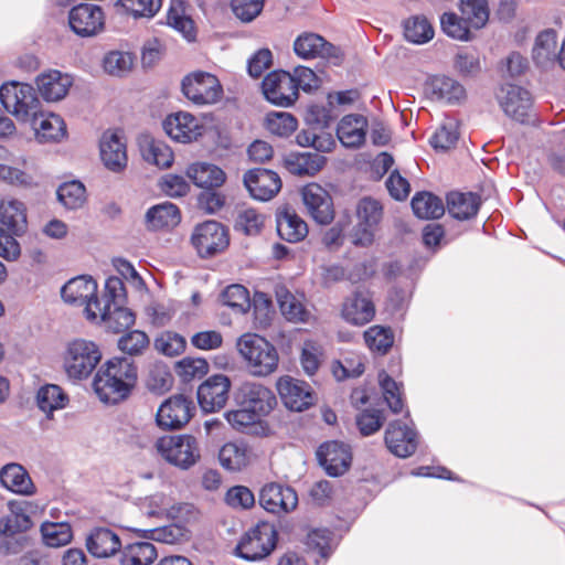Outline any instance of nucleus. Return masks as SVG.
Returning <instances> with one entry per match:
<instances>
[{
  "mask_svg": "<svg viewBox=\"0 0 565 565\" xmlns=\"http://www.w3.org/2000/svg\"><path fill=\"white\" fill-rule=\"evenodd\" d=\"M137 366L127 358H113L96 372L93 388L106 404H118L130 395L137 384Z\"/></svg>",
  "mask_w": 565,
  "mask_h": 565,
  "instance_id": "nucleus-1",
  "label": "nucleus"
},
{
  "mask_svg": "<svg viewBox=\"0 0 565 565\" xmlns=\"http://www.w3.org/2000/svg\"><path fill=\"white\" fill-rule=\"evenodd\" d=\"M236 347L252 375L264 377L277 370V349L265 338L256 333H245L238 338Z\"/></svg>",
  "mask_w": 565,
  "mask_h": 565,
  "instance_id": "nucleus-2",
  "label": "nucleus"
},
{
  "mask_svg": "<svg viewBox=\"0 0 565 565\" xmlns=\"http://www.w3.org/2000/svg\"><path fill=\"white\" fill-rule=\"evenodd\" d=\"M0 223L8 231L7 233L0 227V256L7 260H15L21 248L13 236L22 235L28 227L24 204L12 198L3 199L0 202Z\"/></svg>",
  "mask_w": 565,
  "mask_h": 565,
  "instance_id": "nucleus-3",
  "label": "nucleus"
},
{
  "mask_svg": "<svg viewBox=\"0 0 565 565\" xmlns=\"http://www.w3.org/2000/svg\"><path fill=\"white\" fill-rule=\"evenodd\" d=\"M102 351L92 340L77 338L67 342L63 353V367L73 381H83L90 376L102 360Z\"/></svg>",
  "mask_w": 565,
  "mask_h": 565,
  "instance_id": "nucleus-4",
  "label": "nucleus"
},
{
  "mask_svg": "<svg viewBox=\"0 0 565 565\" xmlns=\"http://www.w3.org/2000/svg\"><path fill=\"white\" fill-rule=\"evenodd\" d=\"M157 452L170 465L188 470L201 457L199 443L191 435H167L154 443Z\"/></svg>",
  "mask_w": 565,
  "mask_h": 565,
  "instance_id": "nucleus-5",
  "label": "nucleus"
},
{
  "mask_svg": "<svg viewBox=\"0 0 565 565\" xmlns=\"http://www.w3.org/2000/svg\"><path fill=\"white\" fill-rule=\"evenodd\" d=\"M356 223L351 230L350 239L354 246L370 247L375 241L383 220L382 204L372 198H362L355 209Z\"/></svg>",
  "mask_w": 565,
  "mask_h": 565,
  "instance_id": "nucleus-6",
  "label": "nucleus"
},
{
  "mask_svg": "<svg viewBox=\"0 0 565 565\" xmlns=\"http://www.w3.org/2000/svg\"><path fill=\"white\" fill-rule=\"evenodd\" d=\"M0 102L17 119L29 122L40 111V100L29 84L11 82L0 87Z\"/></svg>",
  "mask_w": 565,
  "mask_h": 565,
  "instance_id": "nucleus-7",
  "label": "nucleus"
},
{
  "mask_svg": "<svg viewBox=\"0 0 565 565\" xmlns=\"http://www.w3.org/2000/svg\"><path fill=\"white\" fill-rule=\"evenodd\" d=\"M277 535L274 524L259 522L242 536L236 555L249 562L260 561L276 547Z\"/></svg>",
  "mask_w": 565,
  "mask_h": 565,
  "instance_id": "nucleus-8",
  "label": "nucleus"
},
{
  "mask_svg": "<svg viewBox=\"0 0 565 565\" xmlns=\"http://www.w3.org/2000/svg\"><path fill=\"white\" fill-rule=\"evenodd\" d=\"M184 96L196 105L217 103L223 96V88L217 77L206 72H195L182 81Z\"/></svg>",
  "mask_w": 565,
  "mask_h": 565,
  "instance_id": "nucleus-9",
  "label": "nucleus"
},
{
  "mask_svg": "<svg viewBox=\"0 0 565 565\" xmlns=\"http://www.w3.org/2000/svg\"><path fill=\"white\" fill-rule=\"evenodd\" d=\"M191 242L201 257H212L227 248L228 231L216 221H206L195 226Z\"/></svg>",
  "mask_w": 565,
  "mask_h": 565,
  "instance_id": "nucleus-10",
  "label": "nucleus"
},
{
  "mask_svg": "<svg viewBox=\"0 0 565 565\" xmlns=\"http://www.w3.org/2000/svg\"><path fill=\"white\" fill-rule=\"evenodd\" d=\"M68 24L81 38L95 36L105 28V13L99 6L81 3L70 10Z\"/></svg>",
  "mask_w": 565,
  "mask_h": 565,
  "instance_id": "nucleus-11",
  "label": "nucleus"
},
{
  "mask_svg": "<svg viewBox=\"0 0 565 565\" xmlns=\"http://www.w3.org/2000/svg\"><path fill=\"white\" fill-rule=\"evenodd\" d=\"M194 412L195 406L190 397L173 395L159 407L157 423L163 428L180 429L190 422Z\"/></svg>",
  "mask_w": 565,
  "mask_h": 565,
  "instance_id": "nucleus-12",
  "label": "nucleus"
},
{
  "mask_svg": "<svg viewBox=\"0 0 565 565\" xmlns=\"http://www.w3.org/2000/svg\"><path fill=\"white\" fill-rule=\"evenodd\" d=\"M264 96L268 102L281 107H289L298 99L295 79L290 72L275 71L269 73L262 83Z\"/></svg>",
  "mask_w": 565,
  "mask_h": 565,
  "instance_id": "nucleus-13",
  "label": "nucleus"
},
{
  "mask_svg": "<svg viewBox=\"0 0 565 565\" xmlns=\"http://www.w3.org/2000/svg\"><path fill=\"white\" fill-rule=\"evenodd\" d=\"M63 300L70 305L84 306L88 319V308L96 309L100 303L97 297V282L90 276H77L70 279L61 289Z\"/></svg>",
  "mask_w": 565,
  "mask_h": 565,
  "instance_id": "nucleus-14",
  "label": "nucleus"
},
{
  "mask_svg": "<svg viewBox=\"0 0 565 565\" xmlns=\"http://www.w3.org/2000/svg\"><path fill=\"white\" fill-rule=\"evenodd\" d=\"M231 381L224 374H215L206 379L198 388V402L204 413L222 409L227 399Z\"/></svg>",
  "mask_w": 565,
  "mask_h": 565,
  "instance_id": "nucleus-15",
  "label": "nucleus"
},
{
  "mask_svg": "<svg viewBox=\"0 0 565 565\" xmlns=\"http://www.w3.org/2000/svg\"><path fill=\"white\" fill-rule=\"evenodd\" d=\"M294 51L303 60L321 57L333 65H339L342 62L340 49L315 33L299 35L295 40Z\"/></svg>",
  "mask_w": 565,
  "mask_h": 565,
  "instance_id": "nucleus-16",
  "label": "nucleus"
},
{
  "mask_svg": "<svg viewBox=\"0 0 565 565\" xmlns=\"http://www.w3.org/2000/svg\"><path fill=\"white\" fill-rule=\"evenodd\" d=\"M497 99L507 116L520 122L527 120L532 97L526 89L518 85L505 84L497 93Z\"/></svg>",
  "mask_w": 565,
  "mask_h": 565,
  "instance_id": "nucleus-17",
  "label": "nucleus"
},
{
  "mask_svg": "<svg viewBox=\"0 0 565 565\" xmlns=\"http://www.w3.org/2000/svg\"><path fill=\"white\" fill-rule=\"evenodd\" d=\"M277 390L284 405L294 412H302L315 404V395L309 384L291 376H282Z\"/></svg>",
  "mask_w": 565,
  "mask_h": 565,
  "instance_id": "nucleus-18",
  "label": "nucleus"
},
{
  "mask_svg": "<svg viewBox=\"0 0 565 565\" xmlns=\"http://www.w3.org/2000/svg\"><path fill=\"white\" fill-rule=\"evenodd\" d=\"M384 441L394 456L399 458L411 457L417 449V431L399 420L391 422L385 430Z\"/></svg>",
  "mask_w": 565,
  "mask_h": 565,
  "instance_id": "nucleus-19",
  "label": "nucleus"
},
{
  "mask_svg": "<svg viewBox=\"0 0 565 565\" xmlns=\"http://www.w3.org/2000/svg\"><path fill=\"white\" fill-rule=\"evenodd\" d=\"M167 135L179 142L189 143L203 134V125L190 113L179 111L169 115L162 122Z\"/></svg>",
  "mask_w": 565,
  "mask_h": 565,
  "instance_id": "nucleus-20",
  "label": "nucleus"
},
{
  "mask_svg": "<svg viewBox=\"0 0 565 565\" xmlns=\"http://www.w3.org/2000/svg\"><path fill=\"white\" fill-rule=\"evenodd\" d=\"M259 504L270 513H288L296 509L298 495L291 487L269 483L260 490Z\"/></svg>",
  "mask_w": 565,
  "mask_h": 565,
  "instance_id": "nucleus-21",
  "label": "nucleus"
},
{
  "mask_svg": "<svg viewBox=\"0 0 565 565\" xmlns=\"http://www.w3.org/2000/svg\"><path fill=\"white\" fill-rule=\"evenodd\" d=\"M135 313L118 303L96 305V309L88 308V320L102 321L105 327L114 333H119L128 329L135 323Z\"/></svg>",
  "mask_w": 565,
  "mask_h": 565,
  "instance_id": "nucleus-22",
  "label": "nucleus"
},
{
  "mask_svg": "<svg viewBox=\"0 0 565 565\" xmlns=\"http://www.w3.org/2000/svg\"><path fill=\"white\" fill-rule=\"evenodd\" d=\"M317 457L326 472L332 477L347 472L352 461L349 446L335 440L322 444L317 451Z\"/></svg>",
  "mask_w": 565,
  "mask_h": 565,
  "instance_id": "nucleus-23",
  "label": "nucleus"
},
{
  "mask_svg": "<svg viewBox=\"0 0 565 565\" xmlns=\"http://www.w3.org/2000/svg\"><path fill=\"white\" fill-rule=\"evenodd\" d=\"M244 184L254 199L268 201L279 192L281 180L271 170L256 168L245 173Z\"/></svg>",
  "mask_w": 565,
  "mask_h": 565,
  "instance_id": "nucleus-24",
  "label": "nucleus"
},
{
  "mask_svg": "<svg viewBox=\"0 0 565 565\" xmlns=\"http://www.w3.org/2000/svg\"><path fill=\"white\" fill-rule=\"evenodd\" d=\"M302 201L312 218L328 224L333 218V204L330 194L318 183H309L301 191Z\"/></svg>",
  "mask_w": 565,
  "mask_h": 565,
  "instance_id": "nucleus-25",
  "label": "nucleus"
},
{
  "mask_svg": "<svg viewBox=\"0 0 565 565\" xmlns=\"http://www.w3.org/2000/svg\"><path fill=\"white\" fill-rule=\"evenodd\" d=\"M239 405L248 407L263 417L268 415L277 404L274 393L259 383L246 382L238 393Z\"/></svg>",
  "mask_w": 565,
  "mask_h": 565,
  "instance_id": "nucleus-26",
  "label": "nucleus"
},
{
  "mask_svg": "<svg viewBox=\"0 0 565 565\" xmlns=\"http://www.w3.org/2000/svg\"><path fill=\"white\" fill-rule=\"evenodd\" d=\"M100 158L105 167L113 172H120L127 166V148L124 137L118 131L107 130L99 142Z\"/></svg>",
  "mask_w": 565,
  "mask_h": 565,
  "instance_id": "nucleus-27",
  "label": "nucleus"
},
{
  "mask_svg": "<svg viewBox=\"0 0 565 565\" xmlns=\"http://www.w3.org/2000/svg\"><path fill=\"white\" fill-rule=\"evenodd\" d=\"M367 119L360 114L343 116L337 126V136L341 145L349 149L361 148L366 138Z\"/></svg>",
  "mask_w": 565,
  "mask_h": 565,
  "instance_id": "nucleus-28",
  "label": "nucleus"
},
{
  "mask_svg": "<svg viewBox=\"0 0 565 565\" xmlns=\"http://www.w3.org/2000/svg\"><path fill=\"white\" fill-rule=\"evenodd\" d=\"M375 316V306L369 296L363 291H356L347 298L342 306L343 319L354 326H364Z\"/></svg>",
  "mask_w": 565,
  "mask_h": 565,
  "instance_id": "nucleus-29",
  "label": "nucleus"
},
{
  "mask_svg": "<svg viewBox=\"0 0 565 565\" xmlns=\"http://www.w3.org/2000/svg\"><path fill=\"white\" fill-rule=\"evenodd\" d=\"M86 547L96 558H109L121 551V541L113 530L95 527L86 537Z\"/></svg>",
  "mask_w": 565,
  "mask_h": 565,
  "instance_id": "nucleus-30",
  "label": "nucleus"
},
{
  "mask_svg": "<svg viewBox=\"0 0 565 565\" xmlns=\"http://www.w3.org/2000/svg\"><path fill=\"white\" fill-rule=\"evenodd\" d=\"M29 122L40 142L60 141L66 135L64 120L53 113L39 111Z\"/></svg>",
  "mask_w": 565,
  "mask_h": 565,
  "instance_id": "nucleus-31",
  "label": "nucleus"
},
{
  "mask_svg": "<svg viewBox=\"0 0 565 565\" xmlns=\"http://www.w3.org/2000/svg\"><path fill=\"white\" fill-rule=\"evenodd\" d=\"M0 482L9 491L20 495H32L35 486L29 472L20 463H8L0 470Z\"/></svg>",
  "mask_w": 565,
  "mask_h": 565,
  "instance_id": "nucleus-32",
  "label": "nucleus"
},
{
  "mask_svg": "<svg viewBox=\"0 0 565 565\" xmlns=\"http://www.w3.org/2000/svg\"><path fill=\"white\" fill-rule=\"evenodd\" d=\"M36 85L41 96L47 102H57L64 98L72 85L67 74L60 71H50L36 77Z\"/></svg>",
  "mask_w": 565,
  "mask_h": 565,
  "instance_id": "nucleus-33",
  "label": "nucleus"
},
{
  "mask_svg": "<svg viewBox=\"0 0 565 565\" xmlns=\"http://www.w3.org/2000/svg\"><path fill=\"white\" fill-rule=\"evenodd\" d=\"M138 145L145 161L158 168H169L173 162V152L162 140L150 135H141Z\"/></svg>",
  "mask_w": 565,
  "mask_h": 565,
  "instance_id": "nucleus-34",
  "label": "nucleus"
},
{
  "mask_svg": "<svg viewBox=\"0 0 565 565\" xmlns=\"http://www.w3.org/2000/svg\"><path fill=\"white\" fill-rule=\"evenodd\" d=\"M276 298L282 316L290 322L308 323L312 315L303 302L291 294L286 287L276 288Z\"/></svg>",
  "mask_w": 565,
  "mask_h": 565,
  "instance_id": "nucleus-35",
  "label": "nucleus"
},
{
  "mask_svg": "<svg viewBox=\"0 0 565 565\" xmlns=\"http://www.w3.org/2000/svg\"><path fill=\"white\" fill-rule=\"evenodd\" d=\"M276 223L279 237L286 242H300L308 234L306 222L288 209H285L277 214Z\"/></svg>",
  "mask_w": 565,
  "mask_h": 565,
  "instance_id": "nucleus-36",
  "label": "nucleus"
},
{
  "mask_svg": "<svg viewBox=\"0 0 565 565\" xmlns=\"http://www.w3.org/2000/svg\"><path fill=\"white\" fill-rule=\"evenodd\" d=\"M193 183L203 189L218 188L226 180L225 172L217 166L207 162H195L186 170Z\"/></svg>",
  "mask_w": 565,
  "mask_h": 565,
  "instance_id": "nucleus-37",
  "label": "nucleus"
},
{
  "mask_svg": "<svg viewBox=\"0 0 565 565\" xmlns=\"http://www.w3.org/2000/svg\"><path fill=\"white\" fill-rule=\"evenodd\" d=\"M480 200L479 196L469 192H451L447 195L448 213L457 220H469L479 211Z\"/></svg>",
  "mask_w": 565,
  "mask_h": 565,
  "instance_id": "nucleus-38",
  "label": "nucleus"
},
{
  "mask_svg": "<svg viewBox=\"0 0 565 565\" xmlns=\"http://www.w3.org/2000/svg\"><path fill=\"white\" fill-rule=\"evenodd\" d=\"M533 60L540 67H548L557 62V36L553 30H545L536 36Z\"/></svg>",
  "mask_w": 565,
  "mask_h": 565,
  "instance_id": "nucleus-39",
  "label": "nucleus"
},
{
  "mask_svg": "<svg viewBox=\"0 0 565 565\" xmlns=\"http://www.w3.org/2000/svg\"><path fill=\"white\" fill-rule=\"evenodd\" d=\"M324 156L316 152L291 153L286 159L288 170L296 175H315L326 164Z\"/></svg>",
  "mask_w": 565,
  "mask_h": 565,
  "instance_id": "nucleus-40",
  "label": "nucleus"
},
{
  "mask_svg": "<svg viewBox=\"0 0 565 565\" xmlns=\"http://www.w3.org/2000/svg\"><path fill=\"white\" fill-rule=\"evenodd\" d=\"M434 99L445 103H457L465 97L461 84L448 76H435L428 85Z\"/></svg>",
  "mask_w": 565,
  "mask_h": 565,
  "instance_id": "nucleus-41",
  "label": "nucleus"
},
{
  "mask_svg": "<svg viewBox=\"0 0 565 565\" xmlns=\"http://www.w3.org/2000/svg\"><path fill=\"white\" fill-rule=\"evenodd\" d=\"M146 221L152 230L173 227L180 223L181 215L177 205L164 202L150 207L146 213Z\"/></svg>",
  "mask_w": 565,
  "mask_h": 565,
  "instance_id": "nucleus-42",
  "label": "nucleus"
},
{
  "mask_svg": "<svg viewBox=\"0 0 565 565\" xmlns=\"http://www.w3.org/2000/svg\"><path fill=\"white\" fill-rule=\"evenodd\" d=\"M412 209L423 220L439 218L445 213L443 200L430 192L416 193L412 199Z\"/></svg>",
  "mask_w": 565,
  "mask_h": 565,
  "instance_id": "nucleus-43",
  "label": "nucleus"
},
{
  "mask_svg": "<svg viewBox=\"0 0 565 565\" xmlns=\"http://www.w3.org/2000/svg\"><path fill=\"white\" fill-rule=\"evenodd\" d=\"M67 402L68 396L55 384H46L36 393V404L47 418L52 417L54 411L64 408Z\"/></svg>",
  "mask_w": 565,
  "mask_h": 565,
  "instance_id": "nucleus-44",
  "label": "nucleus"
},
{
  "mask_svg": "<svg viewBox=\"0 0 565 565\" xmlns=\"http://www.w3.org/2000/svg\"><path fill=\"white\" fill-rule=\"evenodd\" d=\"M118 12L138 19H152L161 9L162 0H117Z\"/></svg>",
  "mask_w": 565,
  "mask_h": 565,
  "instance_id": "nucleus-45",
  "label": "nucleus"
},
{
  "mask_svg": "<svg viewBox=\"0 0 565 565\" xmlns=\"http://www.w3.org/2000/svg\"><path fill=\"white\" fill-rule=\"evenodd\" d=\"M157 558V550L150 542H135L121 551V565H150Z\"/></svg>",
  "mask_w": 565,
  "mask_h": 565,
  "instance_id": "nucleus-46",
  "label": "nucleus"
},
{
  "mask_svg": "<svg viewBox=\"0 0 565 565\" xmlns=\"http://www.w3.org/2000/svg\"><path fill=\"white\" fill-rule=\"evenodd\" d=\"M167 20L168 24L180 32L188 41L194 40V23L185 13L184 0H171Z\"/></svg>",
  "mask_w": 565,
  "mask_h": 565,
  "instance_id": "nucleus-47",
  "label": "nucleus"
},
{
  "mask_svg": "<svg viewBox=\"0 0 565 565\" xmlns=\"http://www.w3.org/2000/svg\"><path fill=\"white\" fill-rule=\"evenodd\" d=\"M218 460L228 471H239L248 465L249 456L244 444L227 443L218 452Z\"/></svg>",
  "mask_w": 565,
  "mask_h": 565,
  "instance_id": "nucleus-48",
  "label": "nucleus"
},
{
  "mask_svg": "<svg viewBox=\"0 0 565 565\" xmlns=\"http://www.w3.org/2000/svg\"><path fill=\"white\" fill-rule=\"evenodd\" d=\"M10 514L0 519V536H13L31 526L30 518L17 502H9Z\"/></svg>",
  "mask_w": 565,
  "mask_h": 565,
  "instance_id": "nucleus-49",
  "label": "nucleus"
},
{
  "mask_svg": "<svg viewBox=\"0 0 565 565\" xmlns=\"http://www.w3.org/2000/svg\"><path fill=\"white\" fill-rule=\"evenodd\" d=\"M58 202L67 210H77L86 202V189L79 181L62 183L56 191Z\"/></svg>",
  "mask_w": 565,
  "mask_h": 565,
  "instance_id": "nucleus-50",
  "label": "nucleus"
},
{
  "mask_svg": "<svg viewBox=\"0 0 565 565\" xmlns=\"http://www.w3.org/2000/svg\"><path fill=\"white\" fill-rule=\"evenodd\" d=\"M367 348L379 354H385L394 343V334L388 327L372 326L364 332Z\"/></svg>",
  "mask_w": 565,
  "mask_h": 565,
  "instance_id": "nucleus-51",
  "label": "nucleus"
},
{
  "mask_svg": "<svg viewBox=\"0 0 565 565\" xmlns=\"http://www.w3.org/2000/svg\"><path fill=\"white\" fill-rule=\"evenodd\" d=\"M404 35L408 42L423 44L433 39L434 29L426 18L413 17L404 24Z\"/></svg>",
  "mask_w": 565,
  "mask_h": 565,
  "instance_id": "nucleus-52",
  "label": "nucleus"
},
{
  "mask_svg": "<svg viewBox=\"0 0 565 565\" xmlns=\"http://www.w3.org/2000/svg\"><path fill=\"white\" fill-rule=\"evenodd\" d=\"M41 533L44 543L51 547H60L71 542L73 537L72 529L68 523L46 522L41 526Z\"/></svg>",
  "mask_w": 565,
  "mask_h": 565,
  "instance_id": "nucleus-53",
  "label": "nucleus"
},
{
  "mask_svg": "<svg viewBox=\"0 0 565 565\" xmlns=\"http://www.w3.org/2000/svg\"><path fill=\"white\" fill-rule=\"evenodd\" d=\"M462 17L475 29L486 25L489 19L488 0H460Z\"/></svg>",
  "mask_w": 565,
  "mask_h": 565,
  "instance_id": "nucleus-54",
  "label": "nucleus"
},
{
  "mask_svg": "<svg viewBox=\"0 0 565 565\" xmlns=\"http://www.w3.org/2000/svg\"><path fill=\"white\" fill-rule=\"evenodd\" d=\"M265 215L255 209H244L237 213L234 227L248 236L258 235L264 226Z\"/></svg>",
  "mask_w": 565,
  "mask_h": 565,
  "instance_id": "nucleus-55",
  "label": "nucleus"
},
{
  "mask_svg": "<svg viewBox=\"0 0 565 565\" xmlns=\"http://www.w3.org/2000/svg\"><path fill=\"white\" fill-rule=\"evenodd\" d=\"M297 142L301 147H312L319 152H330L335 147V140L330 132H316L313 129L301 130L297 135Z\"/></svg>",
  "mask_w": 565,
  "mask_h": 565,
  "instance_id": "nucleus-56",
  "label": "nucleus"
},
{
  "mask_svg": "<svg viewBox=\"0 0 565 565\" xmlns=\"http://www.w3.org/2000/svg\"><path fill=\"white\" fill-rule=\"evenodd\" d=\"M175 372L183 382H191L207 374L209 363L203 358H183L177 363Z\"/></svg>",
  "mask_w": 565,
  "mask_h": 565,
  "instance_id": "nucleus-57",
  "label": "nucleus"
},
{
  "mask_svg": "<svg viewBox=\"0 0 565 565\" xmlns=\"http://www.w3.org/2000/svg\"><path fill=\"white\" fill-rule=\"evenodd\" d=\"M379 380L387 406L394 414L401 413L404 407L401 386L385 372L379 374Z\"/></svg>",
  "mask_w": 565,
  "mask_h": 565,
  "instance_id": "nucleus-58",
  "label": "nucleus"
},
{
  "mask_svg": "<svg viewBox=\"0 0 565 565\" xmlns=\"http://www.w3.org/2000/svg\"><path fill=\"white\" fill-rule=\"evenodd\" d=\"M223 305L232 308L237 313H244L249 309V294L242 285H231L221 295Z\"/></svg>",
  "mask_w": 565,
  "mask_h": 565,
  "instance_id": "nucleus-59",
  "label": "nucleus"
},
{
  "mask_svg": "<svg viewBox=\"0 0 565 565\" xmlns=\"http://www.w3.org/2000/svg\"><path fill=\"white\" fill-rule=\"evenodd\" d=\"M134 65V56L128 52L111 51L107 53L103 61L106 73L115 76H122L128 73Z\"/></svg>",
  "mask_w": 565,
  "mask_h": 565,
  "instance_id": "nucleus-60",
  "label": "nucleus"
},
{
  "mask_svg": "<svg viewBox=\"0 0 565 565\" xmlns=\"http://www.w3.org/2000/svg\"><path fill=\"white\" fill-rule=\"evenodd\" d=\"M267 129L279 137H288L297 129V119L289 113H271L266 119Z\"/></svg>",
  "mask_w": 565,
  "mask_h": 565,
  "instance_id": "nucleus-61",
  "label": "nucleus"
},
{
  "mask_svg": "<svg viewBox=\"0 0 565 565\" xmlns=\"http://www.w3.org/2000/svg\"><path fill=\"white\" fill-rule=\"evenodd\" d=\"M355 422L361 435L370 436L380 430L385 422V416L381 409L365 408L356 415Z\"/></svg>",
  "mask_w": 565,
  "mask_h": 565,
  "instance_id": "nucleus-62",
  "label": "nucleus"
},
{
  "mask_svg": "<svg viewBox=\"0 0 565 565\" xmlns=\"http://www.w3.org/2000/svg\"><path fill=\"white\" fill-rule=\"evenodd\" d=\"M458 138L457 124L454 120H447L431 136L430 145L436 150L446 151L456 145Z\"/></svg>",
  "mask_w": 565,
  "mask_h": 565,
  "instance_id": "nucleus-63",
  "label": "nucleus"
},
{
  "mask_svg": "<svg viewBox=\"0 0 565 565\" xmlns=\"http://www.w3.org/2000/svg\"><path fill=\"white\" fill-rule=\"evenodd\" d=\"M149 347L148 335L140 330H134L124 334L118 340V348L128 355H140Z\"/></svg>",
  "mask_w": 565,
  "mask_h": 565,
  "instance_id": "nucleus-64",
  "label": "nucleus"
}]
</instances>
